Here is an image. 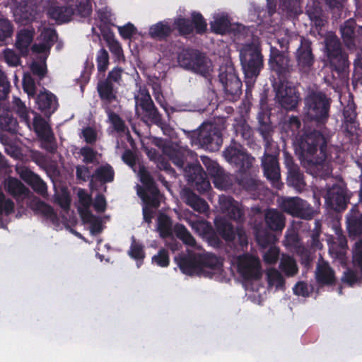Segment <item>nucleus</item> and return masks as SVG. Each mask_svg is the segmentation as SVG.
<instances>
[{
	"label": "nucleus",
	"instance_id": "obj_1",
	"mask_svg": "<svg viewBox=\"0 0 362 362\" xmlns=\"http://www.w3.org/2000/svg\"><path fill=\"white\" fill-rule=\"evenodd\" d=\"M327 148V140L319 130L306 132L298 140L299 158L307 172L315 177L325 180L332 175Z\"/></svg>",
	"mask_w": 362,
	"mask_h": 362
},
{
	"label": "nucleus",
	"instance_id": "obj_2",
	"mask_svg": "<svg viewBox=\"0 0 362 362\" xmlns=\"http://www.w3.org/2000/svg\"><path fill=\"white\" fill-rule=\"evenodd\" d=\"M154 144L162 149L163 153L168 156L175 165L183 169L187 182L195 190L203 194L211 189L207 175L200 164L188 163L185 165L188 153L186 149L171 141L162 139H156Z\"/></svg>",
	"mask_w": 362,
	"mask_h": 362
},
{
	"label": "nucleus",
	"instance_id": "obj_3",
	"mask_svg": "<svg viewBox=\"0 0 362 362\" xmlns=\"http://www.w3.org/2000/svg\"><path fill=\"white\" fill-rule=\"evenodd\" d=\"M331 103L332 99L321 90H313L305 98L307 116L320 129L328 122Z\"/></svg>",
	"mask_w": 362,
	"mask_h": 362
},
{
	"label": "nucleus",
	"instance_id": "obj_4",
	"mask_svg": "<svg viewBox=\"0 0 362 362\" xmlns=\"http://www.w3.org/2000/svg\"><path fill=\"white\" fill-rule=\"evenodd\" d=\"M91 12L90 0H66L64 4H52L47 10L49 17L58 23L69 22L74 15L87 17Z\"/></svg>",
	"mask_w": 362,
	"mask_h": 362
},
{
	"label": "nucleus",
	"instance_id": "obj_5",
	"mask_svg": "<svg viewBox=\"0 0 362 362\" xmlns=\"http://www.w3.org/2000/svg\"><path fill=\"white\" fill-rule=\"evenodd\" d=\"M240 60L246 83H253L264 66L260 47L253 42L245 44L240 49Z\"/></svg>",
	"mask_w": 362,
	"mask_h": 362
},
{
	"label": "nucleus",
	"instance_id": "obj_6",
	"mask_svg": "<svg viewBox=\"0 0 362 362\" xmlns=\"http://www.w3.org/2000/svg\"><path fill=\"white\" fill-rule=\"evenodd\" d=\"M12 108L21 122L29 128L31 125L33 126V130L39 138L52 132L45 119L34 110L28 108L19 98L13 97Z\"/></svg>",
	"mask_w": 362,
	"mask_h": 362
},
{
	"label": "nucleus",
	"instance_id": "obj_7",
	"mask_svg": "<svg viewBox=\"0 0 362 362\" xmlns=\"http://www.w3.org/2000/svg\"><path fill=\"white\" fill-rule=\"evenodd\" d=\"M180 66L205 78L210 75L212 70L211 62L202 52L197 49L187 48L180 52L177 56Z\"/></svg>",
	"mask_w": 362,
	"mask_h": 362
},
{
	"label": "nucleus",
	"instance_id": "obj_8",
	"mask_svg": "<svg viewBox=\"0 0 362 362\" xmlns=\"http://www.w3.org/2000/svg\"><path fill=\"white\" fill-rule=\"evenodd\" d=\"M136 108H140L143 119L164 129L167 124L163 120L162 115L156 107L148 90L145 86H140L138 93L134 95Z\"/></svg>",
	"mask_w": 362,
	"mask_h": 362
},
{
	"label": "nucleus",
	"instance_id": "obj_9",
	"mask_svg": "<svg viewBox=\"0 0 362 362\" xmlns=\"http://www.w3.org/2000/svg\"><path fill=\"white\" fill-rule=\"evenodd\" d=\"M226 160L238 169V175L252 171L255 158L239 142L231 140L230 144L223 152Z\"/></svg>",
	"mask_w": 362,
	"mask_h": 362
},
{
	"label": "nucleus",
	"instance_id": "obj_10",
	"mask_svg": "<svg viewBox=\"0 0 362 362\" xmlns=\"http://www.w3.org/2000/svg\"><path fill=\"white\" fill-rule=\"evenodd\" d=\"M191 137L192 142L212 152L218 151L223 144L220 129L211 123L202 124L197 131L192 132Z\"/></svg>",
	"mask_w": 362,
	"mask_h": 362
},
{
	"label": "nucleus",
	"instance_id": "obj_11",
	"mask_svg": "<svg viewBox=\"0 0 362 362\" xmlns=\"http://www.w3.org/2000/svg\"><path fill=\"white\" fill-rule=\"evenodd\" d=\"M226 98L229 100H237L242 93V82L233 64L221 66L218 74Z\"/></svg>",
	"mask_w": 362,
	"mask_h": 362
},
{
	"label": "nucleus",
	"instance_id": "obj_12",
	"mask_svg": "<svg viewBox=\"0 0 362 362\" xmlns=\"http://www.w3.org/2000/svg\"><path fill=\"white\" fill-rule=\"evenodd\" d=\"M173 25L177 30L179 35L187 37L191 35L194 31L197 35H202L207 30V23L201 13L193 11L191 19L179 17L174 21Z\"/></svg>",
	"mask_w": 362,
	"mask_h": 362
},
{
	"label": "nucleus",
	"instance_id": "obj_13",
	"mask_svg": "<svg viewBox=\"0 0 362 362\" xmlns=\"http://www.w3.org/2000/svg\"><path fill=\"white\" fill-rule=\"evenodd\" d=\"M299 38L300 44L294 52L296 67L300 73L308 74L314 69L316 61L313 42L303 36H300Z\"/></svg>",
	"mask_w": 362,
	"mask_h": 362
},
{
	"label": "nucleus",
	"instance_id": "obj_14",
	"mask_svg": "<svg viewBox=\"0 0 362 362\" xmlns=\"http://www.w3.org/2000/svg\"><path fill=\"white\" fill-rule=\"evenodd\" d=\"M269 66L278 76L279 82L287 81L293 70L290 58L274 47L270 48Z\"/></svg>",
	"mask_w": 362,
	"mask_h": 362
},
{
	"label": "nucleus",
	"instance_id": "obj_15",
	"mask_svg": "<svg viewBox=\"0 0 362 362\" xmlns=\"http://www.w3.org/2000/svg\"><path fill=\"white\" fill-rule=\"evenodd\" d=\"M124 69L119 66L114 67L109 71L106 78L100 80L97 84V92L100 100H117V88L113 83L119 84L122 81V75Z\"/></svg>",
	"mask_w": 362,
	"mask_h": 362
},
{
	"label": "nucleus",
	"instance_id": "obj_16",
	"mask_svg": "<svg viewBox=\"0 0 362 362\" xmlns=\"http://www.w3.org/2000/svg\"><path fill=\"white\" fill-rule=\"evenodd\" d=\"M281 209L293 217L310 220L314 217L315 210L306 201L296 197L284 199Z\"/></svg>",
	"mask_w": 362,
	"mask_h": 362
},
{
	"label": "nucleus",
	"instance_id": "obj_17",
	"mask_svg": "<svg viewBox=\"0 0 362 362\" xmlns=\"http://www.w3.org/2000/svg\"><path fill=\"white\" fill-rule=\"evenodd\" d=\"M276 90V99L281 107L286 110H293L300 100L297 88L288 81L279 82Z\"/></svg>",
	"mask_w": 362,
	"mask_h": 362
},
{
	"label": "nucleus",
	"instance_id": "obj_18",
	"mask_svg": "<svg viewBox=\"0 0 362 362\" xmlns=\"http://www.w3.org/2000/svg\"><path fill=\"white\" fill-rule=\"evenodd\" d=\"M358 202L353 205L346 215V228L349 235L356 238L362 235V183L358 192Z\"/></svg>",
	"mask_w": 362,
	"mask_h": 362
},
{
	"label": "nucleus",
	"instance_id": "obj_19",
	"mask_svg": "<svg viewBox=\"0 0 362 362\" xmlns=\"http://www.w3.org/2000/svg\"><path fill=\"white\" fill-rule=\"evenodd\" d=\"M238 272L245 280H258L262 276L261 265L258 258L243 255L238 258Z\"/></svg>",
	"mask_w": 362,
	"mask_h": 362
},
{
	"label": "nucleus",
	"instance_id": "obj_20",
	"mask_svg": "<svg viewBox=\"0 0 362 362\" xmlns=\"http://www.w3.org/2000/svg\"><path fill=\"white\" fill-rule=\"evenodd\" d=\"M270 148H265L262 158V168L264 176L273 185L278 184L281 178L280 165L278 156L279 151L274 153H269Z\"/></svg>",
	"mask_w": 362,
	"mask_h": 362
},
{
	"label": "nucleus",
	"instance_id": "obj_21",
	"mask_svg": "<svg viewBox=\"0 0 362 362\" xmlns=\"http://www.w3.org/2000/svg\"><path fill=\"white\" fill-rule=\"evenodd\" d=\"M349 199L346 188L336 184L327 190L326 203L330 209L339 212L346 209Z\"/></svg>",
	"mask_w": 362,
	"mask_h": 362
},
{
	"label": "nucleus",
	"instance_id": "obj_22",
	"mask_svg": "<svg viewBox=\"0 0 362 362\" xmlns=\"http://www.w3.org/2000/svg\"><path fill=\"white\" fill-rule=\"evenodd\" d=\"M305 14L310 21L312 28L321 34L323 27L327 23V18L319 0H308L305 6Z\"/></svg>",
	"mask_w": 362,
	"mask_h": 362
},
{
	"label": "nucleus",
	"instance_id": "obj_23",
	"mask_svg": "<svg viewBox=\"0 0 362 362\" xmlns=\"http://www.w3.org/2000/svg\"><path fill=\"white\" fill-rule=\"evenodd\" d=\"M202 161L216 188L226 189L232 185L229 176L218 163L207 157H204Z\"/></svg>",
	"mask_w": 362,
	"mask_h": 362
},
{
	"label": "nucleus",
	"instance_id": "obj_24",
	"mask_svg": "<svg viewBox=\"0 0 362 362\" xmlns=\"http://www.w3.org/2000/svg\"><path fill=\"white\" fill-rule=\"evenodd\" d=\"M341 34L345 46L349 50L356 47V42H360V35H362V26L358 25L353 18L346 21L341 26Z\"/></svg>",
	"mask_w": 362,
	"mask_h": 362
},
{
	"label": "nucleus",
	"instance_id": "obj_25",
	"mask_svg": "<svg viewBox=\"0 0 362 362\" xmlns=\"http://www.w3.org/2000/svg\"><path fill=\"white\" fill-rule=\"evenodd\" d=\"M233 129L235 136L240 137L243 144L253 149L258 147L253 129L243 117L234 119Z\"/></svg>",
	"mask_w": 362,
	"mask_h": 362
},
{
	"label": "nucleus",
	"instance_id": "obj_26",
	"mask_svg": "<svg viewBox=\"0 0 362 362\" xmlns=\"http://www.w3.org/2000/svg\"><path fill=\"white\" fill-rule=\"evenodd\" d=\"M257 132L264 142V148H270L273 145V134L274 127L271 122L270 115L264 111H259L257 114Z\"/></svg>",
	"mask_w": 362,
	"mask_h": 362
},
{
	"label": "nucleus",
	"instance_id": "obj_27",
	"mask_svg": "<svg viewBox=\"0 0 362 362\" xmlns=\"http://www.w3.org/2000/svg\"><path fill=\"white\" fill-rule=\"evenodd\" d=\"M101 107L107 115L108 122L112 124L114 129L117 132H124L126 129L124 121L121 117L115 113L114 110L119 106V100H100Z\"/></svg>",
	"mask_w": 362,
	"mask_h": 362
},
{
	"label": "nucleus",
	"instance_id": "obj_28",
	"mask_svg": "<svg viewBox=\"0 0 362 362\" xmlns=\"http://www.w3.org/2000/svg\"><path fill=\"white\" fill-rule=\"evenodd\" d=\"M343 124L342 127L345 133L349 136L358 135L360 129V123L357 121V113L354 106L347 105L343 110Z\"/></svg>",
	"mask_w": 362,
	"mask_h": 362
},
{
	"label": "nucleus",
	"instance_id": "obj_29",
	"mask_svg": "<svg viewBox=\"0 0 362 362\" xmlns=\"http://www.w3.org/2000/svg\"><path fill=\"white\" fill-rule=\"evenodd\" d=\"M220 205L222 211L226 214L230 219L241 223L244 221V213L238 206L233 197L224 196L220 198Z\"/></svg>",
	"mask_w": 362,
	"mask_h": 362
},
{
	"label": "nucleus",
	"instance_id": "obj_30",
	"mask_svg": "<svg viewBox=\"0 0 362 362\" xmlns=\"http://www.w3.org/2000/svg\"><path fill=\"white\" fill-rule=\"evenodd\" d=\"M14 14L20 22L27 24L36 18L37 6L30 1H22L16 6Z\"/></svg>",
	"mask_w": 362,
	"mask_h": 362
},
{
	"label": "nucleus",
	"instance_id": "obj_31",
	"mask_svg": "<svg viewBox=\"0 0 362 362\" xmlns=\"http://www.w3.org/2000/svg\"><path fill=\"white\" fill-rule=\"evenodd\" d=\"M267 228L271 231L281 232L285 227L284 215L277 209H269L264 214Z\"/></svg>",
	"mask_w": 362,
	"mask_h": 362
},
{
	"label": "nucleus",
	"instance_id": "obj_32",
	"mask_svg": "<svg viewBox=\"0 0 362 362\" xmlns=\"http://www.w3.org/2000/svg\"><path fill=\"white\" fill-rule=\"evenodd\" d=\"M21 177L38 194L45 196L47 194V184L38 175L30 170H25L21 173Z\"/></svg>",
	"mask_w": 362,
	"mask_h": 362
},
{
	"label": "nucleus",
	"instance_id": "obj_33",
	"mask_svg": "<svg viewBox=\"0 0 362 362\" xmlns=\"http://www.w3.org/2000/svg\"><path fill=\"white\" fill-rule=\"evenodd\" d=\"M36 103L38 109L45 115H51L57 109V97L50 92H42L38 94Z\"/></svg>",
	"mask_w": 362,
	"mask_h": 362
},
{
	"label": "nucleus",
	"instance_id": "obj_34",
	"mask_svg": "<svg viewBox=\"0 0 362 362\" xmlns=\"http://www.w3.org/2000/svg\"><path fill=\"white\" fill-rule=\"evenodd\" d=\"M245 173L237 175L236 180L239 185H240L247 192L252 193L253 195L259 194V191L262 188V182L257 179L255 176H253L251 173Z\"/></svg>",
	"mask_w": 362,
	"mask_h": 362
},
{
	"label": "nucleus",
	"instance_id": "obj_35",
	"mask_svg": "<svg viewBox=\"0 0 362 362\" xmlns=\"http://www.w3.org/2000/svg\"><path fill=\"white\" fill-rule=\"evenodd\" d=\"M18 122L8 108L0 106V129L11 134L18 132Z\"/></svg>",
	"mask_w": 362,
	"mask_h": 362
},
{
	"label": "nucleus",
	"instance_id": "obj_36",
	"mask_svg": "<svg viewBox=\"0 0 362 362\" xmlns=\"http://www.w3.org/2000/svg\"><path fill=\"white\" fill-rule=\"evenodd\" d=\"M217 233L226 242H233L235 238V230L231 223L226 218L219 217L214 220Z\"/></svg>",
	"mask_w": 362,
	"mask_h": 362
},
{
	"label": "nucleus",
	"instance_id": "obj_37",
	"mask_svg": "<svg viewBox=\"0 0 362 362\" xmlns=\"http://www.w3.org/2000/svg\"><path fill=\"white\" fill-rule=\"evenodd\" d=\"M177 265L181 272L187 275H192L200 271L199 256L183 255L179 258Z\"/></svg>",
	"mask_w": 362,
	"mask_h": 362
},
{
	"label": "nucleus",
	"instance_id": "obj_38",
	"mask_svg": "<svg viewBox=\"0 0 362 362\" xmlns=\"http://www.w3.org/2000/svg\"><path fill=\"white\" fill-rule=\"evenodd\" d=\"M185 202L192 209L199 213H204L209 209L207 202L197 195L192 190L187 189L183 194Z\"/></svg>",
	"mask_w": 362,
	"mask_h": 362
},
{
	"label": "nucleus",
	"instance_id": "obj_39",
	"mask_svg": "<svg viewBox=\"0 0 362 362\" xmlns=\"http://www.w3.org/2000/svg\"><path fill=\"white\" fill-rule=\"evenodd\" d=\"M200 271L204 272L206 269H210L211 274L221 270L223 263L219 257L211 253L199 255Z\"/></svg>",
	"mask_w": 362,
	"mask_h": 362
},
{
	"label": "nucleus",
	"instance_id": "obj_40",
	"mask_svg": "<svg viewBox=\"0 0 362 362\" xmlns=\"http://www.w3.org/2000/svg\"><path fill=\"white\" fill-rule=\"evenodd\" d=\"M4 188L6 191L14 198L26 195L29 192L28 189L21 180L13 177H8V178L5 180Z\"/></svg>",
	"mask_w": 362,
	"mask_h": 362
},
{
	"label": "nucleus",
	"instance_id": "obj_41",
	"mask_svg": "<svg viewBox=\"0 0 362 362\" xmlns=\"http://www.w3.org/2000/svg\"><path fill=\"white\" fill-rule=\"evenodd\" d=\"M327 58L331 69L337 73L344 72L349 66L348 55L345 52L329 54Z\"/></svg>",
	"mask_w": 362,
	"mask_h": 362
},
{
	"label": "nucleus",
	"instance_id": "obj_42",
	"mask_svg": "<svg viewBox=\"0 0 362 362\" xmlns=\"http://www.w3.org/2000/svg\"><path fill=\"white\" fill-rule=\"evenodd\" d=\"M173 29L168 23L160 21L149 28V35L152 39L157 40H166L170 37Z\"/></svg>",
	"mask_w": 362,
	"mask_h": 362
},
{
	"label": "nucleus",
	"instance_id": "obj_43",
	"mask_svg": "<svg viewBox=\"0 0 362 362\" xmlns=\"http://www.w3.org/2000/svg\"><path fill=\"white\" fill-rule=\"evenodd\" d=\"M114 177L115 171L113 168L110 164H106L96 168L91 175V182L95 180L101 183H109L114 180Z\"/></svg>",
	"mask_w": 362,
	"mask_h": 362
},
{
	"label": "nucleus",
	"instance_id": "obj_44",
	"mask_svg": "<svg viewBox=\"0 0 362 362\" xmlns=\"http://www.w3.org/2000/svg\"><path fill=\"white\" fill-rule=\"evenodd\" d=\"M316 279L319 284L323 285L332 286L335 284L334 272L327 264L317 267Z\"/></svg>",
	"mask_w": 362,
	"mask_h": 362
},
{
	"label": "nucleus",
	"instance_id": "obj_45",
	"mask_svg": "<svg viewBox=\"0 0 362 362\" xmlns=\"http://www.w3.org/2000/svg\"><path fill=\"white\" fill-rule=\"evenodd\" d=\"M34 31L30 29L21 30L16 36V47L21 52H27L33 40Z\"/></svg>",
	"mask_w": 362,
	"mask_h": 362
},
{
	"label": "nucleus",
	"instance_id": "obj_46",
	"mask_svg": "<svg viewBox=\"0 0 362 362\" xmlns=\"http://www.w3.org/2000/svg\"><path fill=\"white\" fill-rule=\"evenodd\" d=\"M255 239L257 244L262 248L272 246L276 240L275 235L268 228H255Z\"/></svg>",
	"mask_w": 362,
	"mask_h": 362
},
{
	"label": "nucleus",
	"instance_id": "obj_47",
	"mask_svg": "<svg viewBox=\"0 0 362 362\" xmlns=\"http://www.w3.org/2000/svg\"><path fill=\"white\" fill-rule=\"evenodd\" d=\"M279 8L288 18L295 19L300 13L298 0H279Z\"/></svg>",
	"mask_w": 362,
	"mask_h": 362
},
{
	"label": "nucleus",
	"instance_id": "obj_48",
	"mask_svg": "<svg viewBox=\"0 0 362 362\" xmlns=\"http://www.w3.org/2000/svg\"><path fill=\"white\" fill-rule=\"evenodd\" d=\"M138 194L146 204V206H151L155 209L159 207L160 191L157 187L146 189V192H139Z\"/></svg>",
	"mask_w": 362,
	"mask_h": 362
},
{
	"label": "nucleus",
	"instance_id": "obj_49",
	"mask_svg": "<svg viewBox=\"0 0 362 362\" xmlns=\"http://www.w3.org/2000/svg\"><path fill=\"white\" fill-rule=\"evenodd\" d=\"M287 183L296 189H300L305 186L303 174L299 167H293L288 171Z\"/></svg>",
	"mask_w": 362,
	"mask_h": 362
},
{
	"label": "nucleus",
	"instance_id": "obj_50",
	"mask_svg": "<svg viewBox=\"0 0 362 362\" xmlns=\"http://www.w3.org/2000/svg\"><path fill=\"white\" fill-rule=\"evenodd\" d=\"M174 233L176 237L185 245L195 247L197 244L195 238L183 224H175L174 226Z\"/></svg>",
	"mask_w": 362,
	"mask_h": 362
},
{
	"label": "nucleus",
	"instance_id": "obj_51",
	"mask_svg": "<svg viewBox=\"0 0 362 362\" xmlns=\"http://www.w3.org/2000/svg\"><path fill=\"white\" fill-rule=\"evenodd\" d=\"M211 31L216 34L224 35L230 29V22L227 16H219L210 23Z\"/></svg>",
	"mask_w": 362,
	"mask_h": 362
},
{
	"label": "nucleus",
	"instance_id": "obj_52",
	"mask_svg": "<svg viewBox=\"0 0 362 362\" xmlns=\"http://www.w3.org/2000/svg\"><path fill=\"white\" fill-rule=\"evenodd\" d=\"M13 25L7 18L0 16V45L6 44L12 37Z\"/></svg>",
	"mask_w": 362,
	"mask_h": 362
},
{
	"label": "nucleus",
	"instance_id": "obj_53",
	"mask_svg": "<svg viewBox=\"0 0 362 362\" xmlns=\"http://www.w3.org/2000/svg\"><path fill=\"white\" fill-rule=\"evenodd\" d=\"M279 269L287 276H293L298 271L296 260L290 256L282 257L279 264Z\"/></svg>",
	"mask_w": 362,
	"mask_h": 362
},
{
	"label": "nucleus",
	"instance_id": "obj_54",
	"mask_svg": "<svg viewBox=\"0 0 362 362\" xmlns=\"http://www.w3.org/2000/svg\"><path fill=\"white\" fill-rule=\"evenodd\" d=\"M325 49L326 56L344 52L339 39L334 35H330L325 37Z\"/></svg>",
	"mask_w": 362,
	"mask_h": 362
},
{
	"label": "nucleus",
	"instance_id": "obj_55",
	"mask_svg": "<svg viewBox=\"0 0 362 362\" xmlns=\"http://www.w3.org/2000/svg\"><path fill=\"white\" fill-rule=\"evenodd\" d=\"M132 239V241L128 251V255L130 257L136 260L137 262H141V264H142L145 258L144 247L142 244L136 242L134 236Z\"/></svg>",
	"mask_w": 362,
	"mask_h": 362
},
{
	"label": "nucleus",
	"instance_id": "obj_56",
	"mask_svg": "<svg viewBox=\"0 0 362 362\" xmlns=\"http://www.w3.org/2000/svg\"><path fill=\"white\" fill-rule=\"evenodd\" d=\"M158 230L163 238L172 235V222L168 216H161L158 218Z\"/></svg>",
	"mask_w": 362,
	"mask_h": 362
},
{
	"label": "nucleus",
	"instance_id": "obj_57",
	"mask_svg": "<svg viewBox=\"0 0 362 362\" xmlns=\"http://www.w3.org/2000/svg\"><path fill=\"white\" fill-rule=\"evenodd\" d=\"M104 38L107 40L110 51L117 58L118 61H124V55L122 48L118 41L110 37L108 35H103Z\"/></svg>",
	"mask_w": 362,
	"mask_h": 362
},
{
	"label": "nucleus",
	"instance_id": "obj_58",
	"mask_svg": "<svg viewBox=\"0 0 362 362\" xmlns=\"http://www.w3.org/2000/svg\"><path fill=\"white\" fill-rule=\"evenodd\" d=\"M301 127V122L297 116H291L284 123L283 128L291 136L297 135Z\"/></svg>",
	"mask_w": 362,
	"mask_h": 362
},
{
	"label": "nucleus",
	"instance_id": "obj_59",
	"mask_svg": "<svg viewBox=\"0 0 362 362\" xmlns=\"http://www.w3.org/2000/svg\"><path fill=\"white\" fill-rule=\"evenodd\" d=\"M151 262L160 267H167L170 264L169 252L167 249L161 248L157 255L152 257Z\"/></svg>",
	"mask_w": 362,
	"mask_h": 362
},
{
	"label": "nucleus",
	"instance_id": "obj_60",
	"mask_svg": "<svg viewBox=\"0 0 362 362\" xmlns=\"http://www.w3.org/2000/svg\"><path fill=\"white\" fill-rule=\"evenodd\" d=\"M97 68L99 72H105L109 65V54L107 51L101 48L97 53L96 56Z\"/></svg>",
	"mask_w": 362,
	"mask_h": 362
},
{
	"label": "nucleus",
	"instance_id": "obj_61",
	"mask_svg": "<svg viewBox=\"0 0 362 362\" xmlns=\"http://www.w3.org/2000/svg\"><path fill=\"white\" fill-rule=\"evenodd\" d=\"M267 279L270 286H275L276 288H281L284 286L285 280L276 269L269 270L267 273Z\"/></svg>",
	"mask_w": 362,
	"mask_h": 362
},
{
	"label": "nucleus",
	"instance_id": "obj_62",
	"mask_svg": "<svg viewBox=\"0 0 362 362\" xmlns=\"http://www.w3.org/2000/svg\"><path fill=\"white\" fill-rule=\"evenodd\" d=\"M42 141V147L49 153H54L57 149V144L53 132L39 138Z\"/></svg>",
	"mask_w": 362,
	"mask_h": 362
},
{
	"label": "nucleus",
	"instance_id": "obj_63",
	"mask_svg": "<svg viewBox=\"0 0 362 362\" xmlns=\"http://www.w3.org/2000/svg\"><path fill=\"white\" fill-rule=\"evenodd\" d=\"M23 88L28 96H35L36 86L34 79L29 74H24L23 78Z\"/></svg>",
	"mask_w": 362,
	"mask_h": 362
},
{
	"label": "nucleus",
	"instance_id": "obj_64",
	"mask_svg": "<svg viewBox=\"0 0 362 362\" xmlns=\"http://www.w3.org/2000/svg\"><path fill=\"white\" fill-rule=\"evenodd\" d=\"M79 153L83 156V162L86 164L93 163L96 160L97 152L88 146L82 147Z\"/></svg>",
	"mask_w": 362,
	"mask_h": 362
}]
</instances>
